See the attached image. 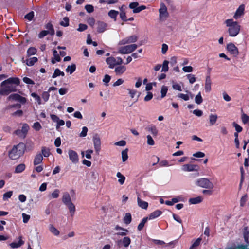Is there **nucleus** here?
<instances>
[{
	"instance_id": "4",
	"label": "nucleus",
	"mask_w": 249,
	"mask_h": 249,
	"mask_svg": "<svg viewBox=\"0 0 249 249\" xmlns=\"http://www.w3.org/2000/svg\"><path fill=\"white\" fill-rule=\"evenodd\" d=\"M196 184L198 186L208 189H212L213 188V183L207 178H201L197 179Z\"/></svg>"
},
{
	"instance_id": "62",
	"label": "nucleus",
	"mask_w": 249,
	"mask_h": 249,
	"mask_svg": "<svg viewBox=\"0 0 249 249\" xmlns=\"http://www.w3.org/2000/svg\"><path fill=\"white\" fill-rule=\"evenodd\" d=\"M88 28L87 25L85 24L80 23L79 24V27L77 29V31L79 32H82L86 30Z\"/></svg>"
},
{
	"instance_id": "48",
	"label": "nucleus",
	"mask_w": 249,
	"mask_h": 249,
	"mask_svg": "<svg viewBox=\"0 0 249 249\" xmlns=\"http://www.w3.org/2000/svg\"><path fill=\"white\" fill-rule=\"evenodd\" d=\"M168 64L169 62L167 60H164L163 61L161 71L167 72L168 71Z\"/></svg>"
},
{
	"instance_id": "8",
	"label": "nucleus",
	"mask_w": 249,
	"mask_h": 249,
	"mask_svg": "<svg viewBox=\"0 0 249 249\" xmlns=\"http://www.w3.org/2000/svg\"><path fill=\"white\" fill-rule=\"evenodd\" d=\"M159 17L160 20H164L168 17V13L166 5L163 3L160 4V7L159 9Z\"/></svg>"
},
{
	"instance_id": "53",
	"label": "nucleus",
	"mask_w": 249,
	"mask_h": 249,
	"mask_svg": "<svg viewBox=\"0 0 249 249\" xmlns=\"http://www.w3.org/2000/svg\"><path fill=\"white\" fill-rule=\"evenodd\" d=\"M120 17L123 21L126 22L128 21L125 11H121V12H120Z\"/></svg>"
},
{
	"instance_id": "26",
	"label": "nucleus",
	"mask_w": 249,
	"mask_h": 249,
	"mask_svg": "<svg viewBox=\"0 0 249 249\" xmlns=\"http://www.w3.org/2000/svg\"><path fill=\"white\" fill-rule=\"evenodd\" d=\"M138 205L139 207L143 209H147L148 206V202L144 201L140 199L139 197L137 198Z\"/></svg>"
},
{
	"instance_id": "6",
	"label": "nucleus",
	"mask_w": 249,
	"mask_h": 249,
	"mask_svg": "<svg viewBox=\"0 0 249 249\" xmlns=\"http://www.w3.org/2000/svg\"><path fill=\"white\" fill-rule=\"evenodd\" d=\"M29 129V125L26 123H24L22 125L21 129H17L15 130L14 134L17 135L19 138L24 139L26 137Z\"/></svg>"
},
{
	"instance_id": "61",
	"label": "nucleus",
	"mask_w": 249,
	"mask_h": 249,
	"mask_svg": "<svg viewBox=\"0 0 249 249\" xmlns=\"http://www.w3.org/2000/svg\"><path fill=\"white\" fill-rule=\"evenodd\" d=\"M42 97L45 102L47 101L50 97V94L48 91H44L42 94Z\"/></svg>"
},
{
	"instance_id": "19",
	"label": "nucleus",
	"mask_w": 249,
	"mask_h": 249,
	"mask_svg": "<svg viewBox=\"0 0 249 249\" xmlns=\"http://www.w3.org/2000/svg\"><path fill=\"white\" fill-rule=\"evenodd\" d=\"M126 70L125 66L119 65L115 68L114 71L117 75H121L123 74Z\"/></svg>"
},
{
	"instance_id": "45",
	"label": "nucleus",
	"mask_w": 249,
	"mask_h": 249,
	"mask_svg": "<svg viewBox=\"0 0 249 249\" xmlns=\"http://www.w3.org/2000/svg\"><path fill=\"white\" fill-rule=\"evenodd\" d=\"M179 201V199L178 198H173L172 199L171 201L166 200L165 202V203L169 206H172L175 203H177Z\"/></svg>"
},
{
	"instance_id": "25",
	"label": "nucleus",
	"mask_w": 249,
	"mask_h": 249,
	"mask_svg": "<svg viewBox=\"0 0 249 249\" xmlns=\"http://www.w3.org/2000/svg\"><path fill=\"white\" fill-rule=\"evenodd\" d=\"M43 156L40 153L37 154L34 160L33 163L34 165H37L42 163L43 160Z\"/></svg>"
},
{
	"instance_id": "13",
	"label": "nucleus",
	"mask_w": 249,
	"mask_h": 249,
	"mask_svg": "<svg viewBox=\"0 0 249 249\" xmlns=\"http://www.w3.org/2000/svg\"><path fill=\"white\" fill-rule=\"evenodd\" d=\"M199 167L197 165L186 164L182 166V170L185 172L197 171Z\"/></svg>"
},
{
	"instance_id": "63",
	"label": "nucleus",
	"mask_w": 249,
	"mask_h": 249,
	"mask_svg": "<svg viewBox=\"0 0 249 249\" xmlns=\"http://www.w3.org/2000/svg\"><path fill=\"white\" fill-rule=\"evenodd\" d=\"M23 81L24 83L27 84H31V85H34L35 84L34 81L32 80L31 79L25 77L23 78Z\"/></svg>"
},
{
	"instance_id": "56",
	"label": "nucleus",
	"mask_w": 249,
	"mask_h": 249,
	"mask_svg": "<svg viewBox=\"0 0 249 249\" xmlns=\"http://www.w3.org/2000/svg\"><path fill=\"white\" fill-rule=\"evenodd\" d=\"M247 195L246 194L244 196H243L240 199V205L241 207L244 206V205L247 201Z\"/></svg>"
},
{
	"instance_id": "55",
	"label": "nucleus",
	"mask_w": 249,
	"mask_h": 249,
	"mask_svg": "<svg viewBox=\"0 0 249 249\" xmlns=\"http://www.w3.org/2000/svg\"><path fill=\"white\" fill-rule=\"evenodd\" d=\"M88 129L86 126H84L82 128L81 132L80 133L79 136L81 137H86L87 135Z\"/></svg>"
},
{
	"instance_id": "58",
	"label": "nucleus",
	"mask_w": 249,
	"mask_h": 249,
	"mask_svg": "<svg viewBox=\"0 0 249 249\" xmlns=\"http://www.w3.org/2000/svg\"><path fill=\"white\" fill-rule=\"evenodd\" d=\"M187 77L189 80L190 83L191 84H193L196 80V78L194 75L188 74L187 75Z\"/></svg>"
},
{
	"instance_id": "9",
	"label": "nucleus",
	"mask_w": 249,
	"mask_h": 249,
	"mask_svg": "<svg viewBox=\"0 0 249 249\" xmlns=\"http://www.w3.org/2000/svg\"><path fill=\"white\" fill-rule=\"evenodd\" d=\"M138 37L136 35L131 36L122 39L119 42L120 45H125L131 43H134L137 41Z\"/></svg>"
},
{
	"instance_id": "57",
	"label": "nucleus",
	"mask_w": 249,
	"mask_h": 249,
	"mask_svg": "<svg viewBox=\"0 0 249 249\" xmlns=\"http://www.w3.org/2000/svg\"><path fill=\"white\" fill-rule=\"evenodd\" d=\"M49 34V32H48L46 30H43L41 31L38 35V37L39 38H43L44 37H45L47 35Z\"/></svg>"
},
{
	"instance_id": "27",
	"label": "nucleus",
	"mask_w": 249,
	"mask_h": 249,
	"mask_svg": "<svg viewBox=\"0 0 249 249\" xmlns=\"http://www.w3.org/2000/svg\"><path fill=\"white\" fill-rule=\"evenodd\" d=\"M45 28L48 30L47 31L49 32V34L50 35L53 36L54 35L55 31L53 27L51 22H48L47 24H46L45 25Z\"/></svg>"
},
{
	"instance_id": "64",
	"label": "nucleus",
	"mask_w": 249,
	"mask_h": 249,
	"mask_svg": "<svg viewBox=\"0 0 249 249\" xmlns=\"http://www.w3.org/2000/svg\"><path fill=\"white\" fill-rule=\"evenodd\" d=\"M232 125L235 127V129L237 132L239 133L242 131V127L235 122H233Z\"/></svg>"
},
{
	"instance_id": "37",
	"label": "nucleus",
	"mask_w": 249,
	"mask_h": 249,
	"mask_svg": "<svg viewBox=\"0 0 249 249\" xmlns=\"http://www.w3.org/2000/svg\"><path fill=\"white\" fill-rule=\"evenodd\" d=\"M147 220H148L147 217H144L142 220V221H141V222L139 223V224L138 225V226L137 227V229L138 231H141L143 229L145 224L147 221Z\"/></svg>"
},
{
	"instance_id": "7",
	"label": "nucleus",
	"mask_w": 249,
	"mask_h": 249,
	"mask_svg": "<svg viewBox=\"0 0 249 249\" xmlns=\"http://www.w3.org/2000/svg\"><path fill=\"white\" fill-rule=\"evenodd\" d=\"M227 50L233 55L234 57H237L239 54L238 48L232 43H230L227 45Z\"/></svg>"
},
{
	"instance_id": "36",
	"label": "nucleus",
	"mask_w": 249,
	"mask_h": 249,
	"mask_svg": "<svg viewBox=\"0 0 249 249\" xmlns=\"http://www.w3.org/2000/svg\"><path fill=\"white\" fill-rule=\"evenodd\" d=\"M25 169V165L23 163L20 164L16 166L15 173H20L22 172Z\"/></svg>"
},
{
	"instance_id": "31",
	"label": "nucleus",
	"mask_w": 249,
	"mask_h": 249,
	"mask_svg": "<svg viewBox=\"0 0 249 249\" xmlns=\"http://www.w3.org/2000/svg\"><path fill=\"white\" fill-rule=\"evenodd\" d=\"M132 221V216L130 213H126L123 218V222L126 225L131 223Z\"/></svg>"
},
{
	"instance_id": "54",
	"label": "nucleus",
	"mask_w": 249,
	"mask_h": 249,
	"mask_svg": "<svg viewBox=\"0 0 249 249\" xmlns=\"http://www.w3.org/2000/svg\"><path fill=\"white\" fill-rule=\"evenodd\" d=\"M31 96H32V97H33V98H34L35 99V100L37 101V102L38 103V104L39 105L41 104V98H40V96L39 95H38L35 92L32 93L31 94Z\"/></svg>"
},
{
	"instance_id": "33",
	"label": "nucleus",
	"mask_w": 249,
	"mask_h": 249,
	"mask_svg": "<svg viewBox=\"0 0 249 249\" xmlns=\"http://www.w3.org/2000/svg\"><path fill=\"white\" fill-rule=\"evenodd\" d=\"M217 115L216 114H211L209 116V122L210 125H214L217 119Z\"/></svg>"
},
{
	"instance_id": "52",
	"label": "nucleus",
	"mask_w": 249,
	"mask_h": 249,
	"mask_svg": "<svg viewBox=\"0 0 249 249\" xmlns=\"http://www.w3.org/2000/svg\"><path fill=\"white\" fill-rule=\"evenodd\" d=\"M147 143L148 145L152 146L155 144V142L150 135L147 136Z\"/></svg>"
},
{
	"instance_id": "44",
	"label": "nucleus",
	"mask_w": 249,
	"mask_h": 249,
	"mask_svg": "<svg viewBox=\"0 0 249 249\" xmlns=\"http://www.w3.org/2000/svg\"><path fill=\"white\" fill-rule=\"evenodd\" d=\"M60 25L63 27H67L69 25V18L68 17H64L63 20L60 22Z\"/></svg>"
},
{
	"instance_id": "28",
	"label": "nucleus",
	"mask_w": 249,
	"mask_h": 249,
	"mask_svg": "<svg viewBox=\"0 0 249 249\" xmlns=\"http://www.w3.org/2000/svg\"><path fill=\"white\" fill-rule=\"evenodd\" d=\"M243 234L245 241L248 242L249 238V230L247 226L244 227Z\"/></svg>"
},
{
	"instance_id": "40",
	"label": "nucleus",
	"mask_w": 249,
	"mask_h": 249,
	"mask_svg": "<svg viewBox=\"0 0 249 249\" xmlns=\"http://www.w3.org/2000/svg\"><path fill=\"white\" fill-rule=\"evenodd\" d=\"M128 151V149L127 148H126L124 150L122 151V161L123 162H125L128 159V154H127Z\"/></svg>"
},
{
	"instance_id": "59",
	"label": "nucleus",
	"mask_w": 249,
	"mask_h": 249,
	"mask_svg": "<svg viewBox=\"0 0 249 249\" xmlns=\"http://www.w3.org/2000/svg\"><path fill=\"white\" fill-rule=\"evenodd\" d=\"M111 80V76L108 74H106L103 79V82L105 83L106 86H108V83Z\"/></svg>"
},
{
	"instance_id": "20",
	"label": "nucleus",
	"mask_w": 249,
	"mask_h": 249,
	"mask_svg": "<svg viewBox=\"0 0 249 249\" xmlns=\"http://www.w3.org/2000/svg\"><path fill=\"white\" fill-rule=\"evenodd\" d=\"M245 9V7L244 5H241L236 10L235 13L233 16L234 18L235 19L238 18L241 15L244 14V11Z\"/></svg>"
},
{
	"instance_id": "17",
	"label": "nucleus",
	"mask_w": 249,
	"mask_h": 249,
	"mask_svg": "<svg viewBox=\"0 0 249 249\" xmlns=\"http://www.w3.org/2000/svg\"><path fill=\"white\" fill-rule=\"evenodd\" d=\"M22 236L19 237V240L18 242H13L10 244V246L12 249H16L20 247L24 244V241L22 239Z\"/></svg>"
},
{
	"instance_id": "46",
	"label": "nucleus",
	"mask_w": 249,
	"mask_h": 249,
	"mask_svg": "<svg viewBox=\"0 0 249 249\" xmlns=\"http://www.w3.org/2000/svg\"><path fill=\"white\" fill-rule=\"evenodd\" d=\"M13 192L12 191H8L3 194V200L6 201L10 198L12 196Z\"/></svg>"
},
{
	"instance_id": "10",
	"label": "nucleus",
	"mask_w": 249,
	"mask_h": 249,
	"mask_svg": "<svg viewBox=\"0 0 249 249\" xmlns=\"http://www.w3.org/2000/svg\"><path fill=\"white\" fill-rule=\"evenodd\" d=\"M9 100L18 101L24 104L26 102V99L17 93H13L8 97Z\"/></svg>"
},
{
	"instance_id": "30",
	"label": "nucleus",
	"mask_w": 249,
	"mask_h": 249,
	"mask_svg": "<svg viewBox=\"0 0 249 249\" xmlns=\"http://www.w3.org/2000/svg\"><path fill=\"white\" fill-rule=\"evenodd\" d=\"M119 12L115 10H111L108 13V16L114 21H116V18Z\"/></svg>"
},
{
	"instance_id": "47",
	"label": "nucleus",
	"mask_w": 249,
	"mask_h": 249,
	"mask_svg": "<svg viewBox=\"0 0 249 249\" xmlns=\"http://www.w3.org/2000/svg\"><path fill=\"white\" fill-rule=\"evenodd\" d=\"M34 17V12L33 11L30 12L24 16V18L29 21H31L33 19Z\"/></svg>"
},
{
	"instance_id": "11",
	"label": "nucleus",
	"mask_w": 249,
	"mask_h": 249,
	"mask_svg": "<svg viewBox=\"0 0 249 249\" xmlns=\"http://www.w3.org/2000/svg\"><path fill=\"white\" fill-rule=\"evenodd\" d=\"M68 154L70 160L73 163L76 164L78 162V155L76 151L73 150H69Z\"/></svg>"
},
{
	"instance_id": "32",
	"label": "nucleus",
	"mask_w": 249,
	"mask_h": 249,
	"mask_svg": "<svg viewBox=\"0 0 249 249\" xmlns=\"http://www.w3.org/2000/svg\"><path fill=\"white\" fill-rule=\"evenodd\" d=\"M38 60V59L36 57H33L29 59H27L26 60V64L27 65L29 66H33L36 62Z\"/></svg>"
},
{
	"instance_id": "43",
	"label": "nucleus",
	"mask_w": 249,
	"mask_h": 249,
	"mask_svg": "<svg viewBox=\"0 0 249 249\" xmlns=\"http://www.w3.org/2000/svg\"><path fill=\"white\" fill-rule=\"evenodd\" d=\"M195 101L198 105L201 104L203 102V98L201 96V93L199 92L195 97Z\"/></svg>"
},
{
	"instance_id": "39",
	"label": "nucleus",
	"mask_w": 249,
	"mask_h": 249,
	"mask_svg": "<svg viewBox=\"0 0 249 249\" xmlns=\"http://www.w3.org/2000/svg\"><path fill=\"white\" fill-rule=\"evenodd\" d=\"M116 176L119 178L118 182L121 185H123L125 181V177L119 172L117 173Z\"/></svg>"
},
{
	"instance_id": "29",
	"label": "nucleus",
	"mask_w": 249,
	"mask_h": 249,
	"mask_svg": "<svg viewBox=\"0 0 249 249\" xmlns=\"http://www.w3.org/2000/svg\"><path fill=\"white\" fill-rule=\"evenodd\" d=\"M122 242L124 247L126 248L129 246V245L131 243V239L128 236H125L124 237L122 240H120L119 242Z\"/></svg>"
},
{
	"instance_id": "22",
	"label": "nucleus",
	"mask_w": 249,
	"mask_h": 249,
	"mask_svg": "<svg viewBox=\"0 0 249 249\" xmlns=\"http://www.w3.org/2000/svg\"><path fill=\"white\" fill-rule=\"evenodd\" d=\"M162 213V212L159 210H157L151 213L148 217L149 220L154 219L160 216Z\"/></svg>"
},
{
	"instance_id": "2",
	"label": "nucleus",
	"mask_w": 249,
	"mask_h": 249,
	"mask_svg": "<svg viewBox=\"0 0 249 249\" xmlns=\"http://www.w3.org/2000/svg\"><path fill=\"white\" fill-rule=\"evenodd\" d=\"M25 149L26 145L23 142L14 145L8 152L9 158L12 160L18 159L24 154Z\"/></svg>"
},
{
	"instance_id": "50",
	"label": "nucleus",
	"mask_w": 249,
	"mask_h": 249,
	"mask_svg": "<svg viewBox=\"0 0 249 249\" xmlns=\"http://www.w3.org/2000/svg\"><path fill=\"white\" fill-rule=\"evenodd\" d=\"M85 9L89 13H92L94 11V7L91 4H87L85 6Z\"/></svg>"
},
{
	"instance_id": "12",
	"label": "nucleus",
	"mask_w": 249,
	"mask_h": 249,
	"mask_svg": "<svg viewBox=\"0 0 249 249\" xmlns=\"http://www.w3.org/2000/svg\"><path fill=\"white\" fill-rule=\"evenodd\" d=\"M93 142L95 151L97 154H98L101 150V140L100 138L97 135H96L93 137Z\"/></svg>"
},
{
	"instance_id": "16",
	"label": "nucleus",
	"mask_w": 249,
	"mask_h": 249,
	"mask_svg": "<svg viewBox=\"0 0 249 249\" xmlns=\"http://www.w3.org/2000/svg\"><path fill=\"white\" fill-rule=\"evenodd\" d=\"M106 63L108 65L109 68L110 69L114 68L117 65L116 59L112 56L107 57L106 59Z\"/></svg>"
},
{
	"instance_id": "14",
	"label": "nucleus",
	"mask_w": 249,
	"mask_h": 249,
	"mask_svg": "<svg viewBox=\"0 0 249 249\" xmlns=\"http://www.w3.org/2000/svg\"><path fill=\"white\" fill-rule=\"evenodd\" d=\"M212 80L209 74L207 75L205 82V90L206 92H210L211 91Z\"/></svg>"
},
{
	"instance_id": "18",
	"label": "nucleus",
	"mask_w": 249,
	"mask_h": 249,
	"mask_svg": "<svg viewBox=\"0 0 249 249\" xmlns=\"http://www.w3.org/2000/svg\"><path fill=\"white\" fill-rule=\"evenodd\" d=\"M97 24V32L98 33H103L106 30L107 24L103 21H98Z\"/></svg>"
},
{
	"instance_id": "51",
	"label": "nucleus",
	"mask_w": 249,
	"mask_h": 249,
	"mask_svg": "<svg viewBox=\"0 0 249 249\" xmlns=\"http://www.w3.org/2000/svg\"><path fill=\"white\" fill-rule=\"evenodd\" d=\"M241 119H242V122L244 124H246L248 123L249 122V116H248L245 113H243L242 114Z\"/></svg>"
},
{
	"instance_id": "5",
	"label": "nucleus",
	"mask_w": 249,
	"mask_h": 249,
	"mask_svg": "<svg viewBox=\"0 0 249 249\" xmlns=\"http://www.w3.org/2000/svg\"><path fill=\"white\" fill-rule=\"evenodd\" d=\"M138 47L137 45L133 44L120 47L118 50V53L120 54H128L133 52Z\"/></svg>"
},
{
	"instance_id": "49",
	"label": "nucleus",
	"mask_w": 249,
	"mask_h": 249,
	"mask_svg": "<svg viewBox=\"0 0 249 249\" xmlns=\"http://www.w3.org/2000/svg\"><path fill=\"white\" fill-rule=\"evenodd\" d=\"M168 88L166 86H163L161 89V97L162 98H164L167 92Z\"/></svg>"
},
{
	"instance_id": "3",
	"label": "nucleus",
	"mask_w": 249,
	"mask_h": 249,
	"mask_svg": "<svg viewBox=\"0 0 249 249\" xmlns=\"http://www.w3.org/2000/svg\"><path fill=\"white\" fill-rule=\"evenodd\" d=\"M226 26L229 27L228 33L230 36H236L240 31V26L236 21H234L232 19H228L225 21Z\"/></svg>"
},
{
	"instance_id": "23",
	"label": "nucleus",
	"mask_w": 249,
	"mask_h": 249,
	"mask_svg": "<svg viewBox=\"0 0 249 249\" xmlns=\"http://www.w3.org/2000/svg\"><path fill=\"white\" fill-rule=\"evenodd\" d=\"M62 201L66 205L72 202L70 195L68 192L64 193L62 196Z\"/></svg>"
},
{
	"instance_id": "21",
	"label": "nucleus",
	"mask_w": 249,
	"mask_h": 249,
	"mask_svg": "<svg viewBox=\"0 0 249 249\" xmlns=\"http://www.w3.org/2000/svg\"><path fill=\"white\" fill-rule=\"evenodd\" d=\"M146 129L150 132L153 136H157L158 134V130L156 126L153 124H151L148 126Z\"/></svg>"
},
{
	"instance_id": "38",
	"label": "nucleus",
	"mask_w": 249,
	"mask_h": 249,
	"mask_svg": "<svg viewBox=\"0 0 249 249\" xmlns=\"http://www.w3.org/2000/svg\"><path fill=\"white\" fill-rule=\"evenodd\" d=\"M76 68V65L72 64L71 65H69L67 67L66 69V71L67 72H69L70 74H72L74 72Z\"/></svg>"
},
{
	"instance_id": "60",
	"label": "nucleus",
	"mask_w": 249,
	"mask_h": 249,
	"mask_svg": "<svg viewBox=\"0 0 249 249\" xmlns=\"http://www.w3.org/2000/svg\"><path fill=\"white\" fill-rule=\"evenodd\" d=\"M33 127L36 131H39L41 129L42 126L39 122H36L34 123Z\"/></svg>"
},
{
	"instance_id": "35",
	"label": "nucleus",
	"mask_w": 249,
	"mask_h": 249,
	"mask_svg": "<svg viewBox=\"0 0 249 249\" xmlns=\"http://www.w3.org/2000/svg\"><path fill=\"white\" fill-rule=\"evenodd\" d=\"M41 155L44 157H48L50 155V149L45 146L42 147L41 148Z\"/></svg>"
},
{
	"instance_id": "15",
	"label": "nucleus",
	"mask_w": 249,
	"mask_h": 249,
	"mask_svg": "<svg viewBox=\"0 0 249 249\" xmlns=\"http://www.w3.org/2000/svg\"><path fill=\"white\" fill-rule=\"evenodd\" d=\"M153 158L156 159L157 160V162L156 163H153L152 165L154 166L156 164H157L158 163H159V165L160 167H167L169 166V162L167 160H161V161L159 162L160 159L158 157L153 156L152 157Z\"/></svg>"
},
{
	"instance_id": "1",
	"label": "nucleus",
	"mask_w": 249,
	"mask_h": 249,
	"mask_svg": "<svg viewBox=\"0 0 249 249\" xmlns=\"http://www.w3.org/2000/svg\"><path fill=\"white\" fill-rule=\"evenodd\" d=\"M20 84V80L18 77H10L1 83L0 94L8 95L11 92L17 91L16 86Z\"/></svg>"
},
{
	"instance_id": "24",
	"label": "nucleus",
	"mask_w": 249,
	"mask_h": 249,
	"mask_svg": "<svg viewBox=\"0 0 249 249\" xmlns=\"http://www.w3.org/2000/svg\"><path fill=\"white\" fill-rule=\"evenodd\" d=\"M203 201V197L201 196H198L196 197L191 198L189 199V202L192 204H196L202 202Z\"/></svg>"
},
{
	"instance_id": "42",
	"label": "nucleus",
	"mask_w": 249,
	"mask_h": 249,
	"mask_svg": "<svg viewBox=\"0 0 249 249\" xmlns=\"http://www.w3.org/2000/svg\"><path fill=\"white\" fill-rule=\"evenodd\" d=\"M49 230L54 235L58 236L60 233L59 231L53 225H50Z\"/></svg>"
},
{
	"instance_id": "41",
	"label": "nucleus",
	"mask_w": 249,
	"mask_h": 249,
	"mask_svg": "<svg viewBox=\"0 0 249 249\" xmlns=\"http://www.w3.org/2000/svg\"><path fill=\"white\" fill-rule=\"evenodd\" d=\"M37 50L36 48L33 47H30L27 51V54L28 56L35 54L36 53Z\"/></svg>"
},
{
	"instance_id": "34",
	"label": "nucleus",
	"mask_w": 249,
	"mask_h": 249,
	"mask_svg": "<svg viewBox=\"0 0 249 249\" xmlns=\"http://www.w3.org/2000/svg\"><path fill=\"white\" fill-rule=\"evenodd\" d=\"M66 206L68 207L69 210V211L71 213V216L72 217L74 215L75 211V207L74 205L71 202L70 204L66 205Z\"/></svg>"
}]
</instances>
